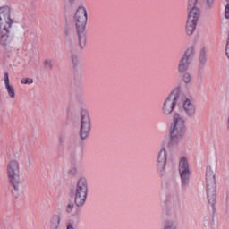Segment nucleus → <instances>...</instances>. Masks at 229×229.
I'll list each match as a JSON object with an SVG mask.
<instances>
[{"instance_id":"f257e3e1","label":"nucleus","mask_w":229,"mask_h":229,"mask_svg":"<svg viewBox=\"0 0 229 229\" xmlns=\"http://www.w3.org/2000/svg\"><path fill=\"white\" fill-rule=\"evenodd\" d=\"M180 96L179 101L181 103H178V110L173 114L172 123L169 128V143L172 146L180 144L182 139L185 137V133H187V119H185V116L182 115V112L185 114L188 119H194L197 114L194 102L182 93H180Z\"/></svg>"},{"instance_id":"f03ea898","label":"nucleus","mask_w":229,"mask_h":229,"mask_svg":"<svg viewBox=\"0 0 229 229\" xmlns=\"http://www.w3.org/2000/svg\"><path fill=\"white\" fill-rule=\"evenodd\" d=\"M6 173L9 183L13 188V198H22V196H24L26 184L24 181L21 179V165L17 159H11L7 163Z\"/></svg>"},{"instance_id":"7ed1b4c3","label":"nucleus","mask_w":229,"mask_h":229,"mask_svg":"<svg viewBox=\"0 0 229 229\" xmlns=\"http://www.w3.org/2000/svg\"><path fill=\"white\" fill-rule=\"evenodd\" d=\"M12 26H13L12 9L7 5L0 7V44L2 46H6L10 42Z\"/></svg>"},{"instance_id":"20e7f679","label":"nucleus","mask_w":229,"mask_h":229,"mask_svg":"<svg viewBox=\"0 0 229 229\" xmlns=\"http://www.w3.org/2000/svg\"><path fill=\"white\" fill-rule=\"evenodd\" d=\"M187 21L185 25V32L188 37L194 35L199 17H201V11L198 7V0H188L187 1Z\"/></svg>"},{"instance_id":"39448f33","label":"nucleus","mask_w":229,"mask_h":229,"mask_svg":"<svg viewBox=\"0 0 229 229\" xmlns=\"http://www.w3.org/2000/svg\"><path fill=\"white\" fill-rule=\"evenodd\" d=\"M216 174L212 170H208L206 173V192L208 204L212 207V210H216Z\"/></svg>"},{"instance_id":"423d86ee","label":"nucleus","mask_w":229,"mask_h":229,"mask_svg":"<svg viewBox=\"0 0 229 229\" xmlns=\"http://www.w3.org/2000/svg\"><path fill=\"white\" fill-rule=\"evenodd\" d=\"M89 194V183L85 177H80L77 180L75 191H74V203L76 207H83L87 201Z\"/></svg>"},{"instance_id":"0eeeda50","label":"nucleus","mask_w":229,"mask_h":229,"mask_svg":"<svg viewBox=\"0 0 229 229\" xmlns=\"http://www.w3.org/2000/svg\"><path fill=\"white\" fill-rule=\"evenodd\" d=\"M180 92L174 90L163 102L161 112L163 115H171L174 111L176 103L180 101Z\"/></svg>"},{"instance_id":"6e6552de","label":"nucleus","mask_w":229,"mask_h":229,"mask_svg":"<svg viewBox=\"0 0 229 229\" xmlns=\"http://www.w3.org/2000/svg\"><path fill=\"white\" fill-rule=\"evenodd\" d=\"M90 130H92V123L90 122V115L87 109H81V125H80V137L81 140H85L90 135Z\"/></svg>"},{"instance_id":"1a4fd4ad","label":"nucleus","mask_w":229,"mask_h":229,"mask_svg":"<svg viewBox=\"0 0 229 229\" xmlns=\"http://www.w3.org/2000/svg\"><path fill=\"white\" fill-rule=\"evenodd\" d=\"M192 60H194V47H191L185 50L184 54L179 60L177 66L178 72L180 74L186 72L189 70V65L192 64Z\"/></svg>"},{"instance_id":"9d476101","label":"nucleus","mask_w":229,"mask_h":229,"mask_svg":"<svg viewBox=\"0 0 229 229\" xmlns=\"http://www.w3.org/2000/svg\"><path fill=\"white\" fill-rule=\"evenodd\" d=\"M73 22L78 33H83L85 31L87 26V10L85 7L80 6L77 8L73 17Z\"/></svg>"},{"instance_id":"9b49d317","label":"nucleus","mask_w":229,"mask_h":229,"mask_svg":"<svg viewBox=\"0 0 229 229\" xmlns=\"http://www.w3.org/2000/svg\"><path fill=\"white\" fill-rule=\"evenodd\" d=\"M179 174L181 177V181L182 185H189V182L191 180V165H189V159L187 157H182L179 161Z\"/></svg>"},{"instance_id":"f8f14e48","label":"nucleus","mask_w":229,"mask_h":229,"mask_svg":"<svg viewBox=\"0 0 229 229\" xmlns=\"http://www.w3.org/2000/svg\"><path fill=\"white\" fill-rule=\"evenodd\" d=\"M167 158H169V154L165 148H161L158 152L157 158L156 161V169L159 174H164L165 173V165H167Z\"/></svg>"},{"instance_id":"ddd939ff","label":"nucleus","mask_w":229,"mask_h":229,"mask_svg":"<svg viewBox=\"0 0 229 229\" xmlns=\"http://www.w3.org/2000/svg\"><path fill=\"white\" fill-rule=\"evenodd\" d=\"M4 84L9 98L11 99H15V88L10 83V76L6 72L4 73Z\"/></svg>"},{"instance_id":"4468645a","label":"nucleus","mask_w":229,"mask_h":229,"mask_svg":"<svg viewBox=\"0 0 229 229\" xmlns=\"http://www.w3.org/2000/svg\"><path fill=\"white\" fill-rule=\"evenodd\" d=\"M60 221H62V217L60 216L59 214L52 215L49 219V228L50 229L60 228Z\"/></svg>"},{"instance_id":"2eb2a0df","label":"nucleus","mask_w":229,"mask_h":229,"mask_svg":"<svg viewBox=\"0 0 229 229\" xmlns=\"http://www.w3.org/2000/svg\"><path fill=\"white\" fill-rule=\"evenodd\" d=\"M163 229H178V223L174 218H165L163 223Z\"/></svg>"},{"instance_id":"dca6fc26","label":"nucleus","mask_w":229,"mask_h":229,"mask_svg":"<svg viewBox=\"0 0 229 229\" xmlns=\"http://www.w3.org/2000/svg\"><path fill=\"white\" fill-rule=\"evenodd\" d=\"M72 62L73 65H79L80 62H81L80 53L72 50Z\"/></svg>"},{"instance_id":"f3484780","label":"nucleus","mask_w":229,"mask_h":229,"mask_svg":"<svg viewBox=\"0 0 229 229\" xmlns=\"http://www.w3.org/2000/svg\"><path fill=\"white\" fill-rule=\"evenodd\" d=\"M182 79L185 85H191V83H192V75L191 74V72H182Z\"/></svg>"},{"instance_id":"a211bd4d","label":"nucleus","mask_w":229,"mask_h":229,"mask_svg":"<svg viewBox=\"0 0 229 229\" xmlns=\"http://www.w3.org/2000/svg\"><path fill=\"white\" fill-rule=\"evenodd\" d=\"M87 42V38H85V35L83 32H78V44L80 47H85V44Z\"/></svg>"},{"instance_id":"6ab92c4d","label":"nucleus","mask_w":229,"mask_h":229,"mask_svg":"<svg viewBox=\"0 0 229 229\" xmlns=\"http://www.w3.org/2000/svg\"><path fill=\"white\" fill-rule=\"evenodd\" d=\"M21 85H32L33 83V79L31 78H22L21 80Z\"/></svg>"},{"instance_id":"aec40b11","label":"nucleus","mask_w":229,"mask_h":229,"mask_svg":"<svg viewBox=\"0 0 229 229\" xmlns=\"http://www.w3.org/2000/svg\"><path fill=\"white\" fill-rule=\"evenodd\" d=\"M65 210L67 214H72V210H74V204L72 202L67 204Z\"/></svg>"},{"instance_id":"412c9836","label":"nucleus","mask_w":229,"mask_h":229,"mask_svg":"<svg viewBox=\"0 0 229 229\" xmlns=\"http://www.w3.org/2000/svg\"><path fill=\"white\" fill-rule=\"evenodd\" d=\"M14 54H15V49H13V48H7L6 49L7 56H13Z\"/></svg>"},{"instance_id":"4be33fe9","label":"nucleus","mask_w":229,"mask_h":229,"mask_svg":"<svg viewBox=\"0 0 229 229\" xmlns=\"http://www.w3.org/2000/svg\"><path fill=\"white\" fill-rule=\"evenodd\" d=\"M225 18L229 19V6H225Z\"/></svg>"},{"instance_id":"5701e85b","label":"nucleus","mask_w":229,"mask_h":229,"mask_svg":"<svg viewBox=\"0 0 229 229\" xmlns=\"http://www.w3.org/2000/svg\"><path fill=\"white\" fill-rule=\"evenodd\" d=\"M214 1L216 0H206V4L208 8H210L212 6V4H214Z\"/></svg>"},{"instance_id":"b1692460","label":"nucleus","mask_w":229,"mask_h":229,"mask_svg":"<svg viewBox=\"0 0 229 229\" xmlns=\"http://www.w3.org/2000/svg\"><path fill=\"white\" fill-rule=\"evenodd\" d=\"M64 35L65 37H69L71 35V29L68 27L64 28Z\"/></svg>"},{"instance_id":"393cba45","label":"nucleus","mask_w":229,"mask_h":229,"mask_svg":"<svg viewBox=\"0 0 229 229\" xmlns=\"http://www.w3.org/2000/svg\"><path fill=\"white\" fill-rule=\"evenodd\" d=\"M45 65H46V67L51 68L53 64H52L51 61L47 60V61H45Z\"/></svg>"},{"instance_id":"a878e982","label":"nucleus","mask_w":229,"mask_h":229,"mask_svg":"<svg viewBox=\"0 0 229 229\" xmlns=\"http://www.w3.org/2000/svg\"><path fill=\"white\" fill-rule=\"evenodd\" d=\"M69 174H72V176H74L76 174V168H72L69 170Z\"/></svg>"},{"instance_id":"bb28decb","label":"nucleus","mask_w":229,"mask_h":229,"mask_svg":"<svg viewBox=\"0 0 229 229\" xmlns=\"http://www.w3.org/2000/svg\"><path fill=\"white\" fill-rule=\"evenodd\" d=\"M200 62H201V64H205V62H207V57L201 56L200 57Z\"/></svg>"},{"instance_id":"cd10ccee","label":"nucleus","mask_w":229,"mask_h":229,"mask_svg":"<svg viewBox=\"0 0 229 229\" xmlns=\"http://www.w3.org/2000/svg\"><path fill=\"white\" fill-rule=\"evenodd\" d=\"M225 6H229V0H225Z\"/></svg>"}]
</instances>
